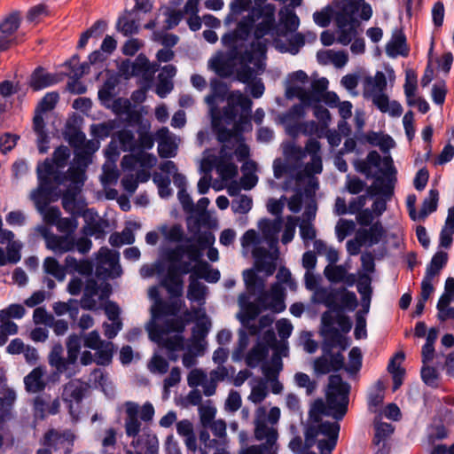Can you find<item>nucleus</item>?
Returning <instances> with one entry per match:
<instances>
[{"instance_id":"obj_2","label":"nucleus","mask_w":454,"mask_h":454,"mask_svg":"<svg viewBox=\"0 0 454 454\" xmlns=\"http://www.w3.org/2000/svg\"><path fill=\"white\" fill-rule=\"evenodd\" d=\"M275 12L276 7L272 4L254 7L249 12L254 41L240 54V67L236 73L237 79L243 83H250L255 74L264 69L262 59H265L269 41L263 37L270 35L276 38Z\"/></svg>"},{"instance_id":"obj_19","label":"nucleus","mask_w":454,"mask_h":454,"mask_svg":"<svg viewBox=\"0 0 454 454\" xmlns=\"http://www.w3.org/2000/svg\"><path fill=\"white\" fill-rule=\"evenodd\" d=\"M158 141V153L160 158H172L177 153V144L167 127L160 129L156 132Z\"/></svg>"},{"instance_id":"obj_39","label":"nucleus","mask_w":454,"mask_h":454,"mask_svg":"<svg viewBox=\"0 0 454 454\" xmlns=\"http://www.w3.org/2000/svg\"><path fill=\"white\" fill-rule=\"evenodd\" d=\"M325 278L332 283L346 282L353 285L355 278L353 275L348 276L347 270L342 265H327L324 270Z\"/></svg>"},{"instance_id":"obj_22","label":"nucleus","mask_w":454,"mask_h":454,"mask_svg":"<svg viewBox=\"0 0 454 454\" xmlns=\"http://www.w3.org/2000/svg\"><path fill=\"white\" fill-rule=\"evenodd\" d=\"M176 74V67L174 65L168 64L160 68L156 86V93L160 98H163L172 91L174 88L172 79Z\"/></svg>"},{"instance_id":"obj_54","label":"nucleus","mask_w":454,"mask_h":454,"mask_svg":"<svg viewBox=\"0 0 454 454\" xmlns=\"http://www.w3.org/2000/svg\"><path fill=\"white\" fill-rule=\"evenodd\" d=\"M80 192L81 190L68 186L62 195V207L67 212L72 215L75 213L76 197Z\"/></svg>"},{"instance_id":"obj_18","label":"nucleus","mask_w":454,"mask_h":454,"mask_svg":"<svg viewBox=\"0 0 454 454\" xmlns=\"http://www.w3.org/2000/svg\"><path fill=\"white\" fill-rule=\"evenodd\" d=\"M322 323L324 325L322 333L325 338V342L328 348H333L340 347V348L345 349L348 346L347 340L340 331L333 326L334 322L329 313L325 312L323 314Z\"/></svg>"},{"instance_id":"obj_45","label":"nucleus","mask_w":454,"mask_h":454,"mask_svg":"<svg viewBox=\"0 0 454 454\" xmlns=\"http://www.w3.org/2000/svg\"><path fill=\"white\" fill-rule=\"evenodd\" d=\"M268 356V348L262 343L254 345L247 354L245 362L250 368L257 367Z\"/></svg>"},{"instance_id":"obj_50","label":"nucleus","mask_w":454,"mask_h":454,"mask_svg":"<svg viewBox=\"0 0 454 454\" xmlns=\"http://www.w3.org/2000/svg\"><path fill=\"white\" fill-rule=\"evenodd\" d=\"M43 270L51 275L59 281H63L66 277V269L53 257H46L43 261Z\"/></svg>"},{"instance_id":"obj_31","label":"nucleus","mask_w":454,"mask_h":454,"mask_svg":"<svg viewBox=\"0 0 454 454\" xmlns=\"http://www.w3.org/2000/svg\"><path fill=\"white\" fill-rule=\"evenodd\" d=\"M134 75L141 76L145 80H151L154 74L160 69L158 63H151L147 57L139 54L133 61Z\"/></svg>"},{"instance_id":"obj_36","label":"nucleus","mask_w":454,"mask_h":454,"mask_svg":"<svg viewBox=\"0 0 454 454\" xmlns=\"http://www.w3.org/2000/svg\"><path fill=\"white\" fill-rule=\"evenodd\" d=\"M47 184L40 183L38 187L30 193V199L38 212H43L45 207L51 203V191Z\"/></svg>"},{"instance_id":"obj_10","label":"nucleus","mask_w":454,"mask_h":454,"mask_svg":"<svg viewBox=\"0 0 454 454\" xmlns=\"http://www.w3.org/2000/svg\"><path fill=\"white\" fill-rule=\"evenodd\" d=\"M120 254L107 247H101L98 251L96 273L102 278L120 277L122 270L119 263Z\"/></svg>"},{"instance_id":"obj_28","label":"nucleus","mask_w":454,"mask_h":454,"mask_svg":"<svg viewBox=\"0 0 454 454\" xmlns=\"http://www.w3.org/2000/svg\"><path fill=\"white\" fill-rule=\"evenodd\" d=\"M59 82L58 74L48 73L43 68L37 67L31 74L29 84L34 90H40Z\"/></svg>"},{"instance_id":"obj_12","label":"nucleus","mask_w":454,"mask_h":454,"mask_svg":"<svg viewBox=\"0 0 454 454\" xmlns=\"http://www.w3.org/2000/svg\"><path fill=\"white\" fill-rule=\"evenodd\" d=\"M87 388V385L79 380H70L64 386L62 399L67 403L69 413L74 419L78 418V406L82 401Z\"/></svg>"},{"instance_id":"obj_33","label":"nucleus","mask_w":454,"mask_h":454,"mask_svg":"<svg viewBox=\"0 0 454 454\" xmlns=\"http://www.w3.org/2000/svg\"><path fill=\"white\" fill-rule=\"evenodd\" d=\"M287 132L290 136L296 137L299 133L305 136L317 135V137L324 136V128L320 127L315 121L298 122L287 127Z\"/></svg>"},{"instance_id":"obj_6","label":"nucleus","mask_w":454,"mask_h":454,"mask_svg":"<svg viewBox=\"0 0 454 454\" xmlns=\"http://www.w3.org/2000/svg\"><path fill=\"white\" fill-rule=\"evenodd\" d=\"M227 105L223 108V117L227 124L235 122L236 130L245 131L252 129L250 114L252 100L240 90L231 91L227 98Z\"/></svg>"},{"instance_id":"obj_24","label":"nucleus","mask_w":454,"mask_h":454,"mask_svg":"<svg viewBox=\"0 0 454 454\" xmlns=\"http://www.w3.org/2000/svg\"><path fill=\"white\" fill-rule=\"evenodd\" d=\"M75 159L78 166H72L67 171V179L72 183L69 187L81 190L85 180V168L89 163V160L84 157L82 158L80 153L76 154Z\"/></svg>"},{"instance_id":"obj_41","label":"nucleus","mask_w":454,"mask_h":454,"mask_svg":"<svg viewBox=\"0 0 454 454\" xmlns=\"http://www.w3.org/2000/svg\"><path fill=\"white\" fill-rule=\"evenodd\" d=\"M65 269L70 273H79L81 275L89 276L92 273L93 267L89 260H80L71 255H67L65 259Z\"/></svg>"},{"instance_id":"obj_62","label":"nucleus","mask_w":454,"mask_h":454,"mask_svg":"<svg viewBox=\"0 0 454 454\" xmlns=\"http://www.w3.org/2000/svg\"><path fill=\"white\" fill-rule=\"evenodd\" d=\"M362 366V352L359 348L354 347L348 354V364L345 368L346 371L354 374L356 373Z\"/></svg>"},{"instance_id":"obj_64","label":"nucleus","mask_w":454,"mask_h":454,"mask_svg":"<svg viewBox=\"0 0 454 454\" xmlns=\"http://www.w3.org/2000/svg\"><path fill=\"white\" fill-rule=\"evenodd\" d=\"M20 27V18L16 13L6 17L0 23V31L3 35L11 36Z\"/></svg>"},{"instance_id":"obj_13","label":"nucleus","mask_w":454,"mask_h":454,"mask_svg":"<svg viewBox=\"0 0 454 454\" xmlns=\"http://www.w3.org/2000/svg\"><path fill=\"white\" fill-rule=\"evenodd\" d=\"M337 42L342 45L349 44L356 37L359 22L355 17L346 13H336Z\"/></svg>"},{"instance_id":"obj_49","label":"nucleus","mask_w":454,"mask_h":454,"mask_svg":"<svg viewBox=\"0 0 454 454\" xmlns=\"http://www.w3.org/2000/svg\"><path fill=\"white\" fill-rule=\"evenodd\" d=\"M296 165L294 159H276L273 162L274 176L278 179L286 173L294 174V170L301 168Z\"/></svg>"},{"instance_id":"obj_3","label":"nucleus","mask_w":454,"mask_h":454,"mask_svg":"<svg viewBox=\"0 0 454 454\" xmlns=\"http://www.w3.org/2000/svg\"><path fill=\"white\" fill-rule=\"evenodd\" d=\"M280 419V409L272 407L267 411L266 407L259 406L254 413V438L263 442L258 445H251L240 450L239 454H277V440L278 437L277 424Z\"/></svg>"},{"instance_id":"obj_42","label":"nucleus","mask_w":454,"mask_h":454,"mask_svg":"<svg viewBox=\"0 0 454 454\" xmlns=\"http://www.w3.org/2000/svg\"><path fill=\"white\" fill-rule=\"evenodd\" d=\"M242 176L240 178V185L244 190H251L257 182L258 177L255 175L256 163L253 160H247L241 167Z\"/></svg>"},{"instance_id":"obj_9","label":"nucleus","mask_w":454,"mask_h":454,"mask_svg":"<svg viewBox=\"0 0 454 454\" xmlns=\"http://www.w3.org/2000/svg\"><path fill=\"white\" fill-rule=\"evenodd\" d=\"M84 346L96 351L95 362L98 365H108L111 364L114 345L111 341L101 339L98 331H92L84 336Z\"/></svg>"},{"instance_id":"obj_4","label":"nucleus","mask_w":454,"mask_h":454,"mask_svg":"<svg viewBox=\"0 0 454 454\" xmlns=\"http://www.w3.org/2000/svg\"><path fill=\"white\" fill-rule=\"evenodd\" d=\"M329 82L325 77L314 78L311 82V90H308L298 84L289 85L286 89V97L288 99L298 98L300 104L294 105L281 116V121L287 127L291 123L304 117L306 106L317 104L321 101V94L328 88Z\"/></svg>"},{"instance_id":"obj_59","label":"nucleus","mask_w":454,"mask_h":454,"mask_svg":"<svg viewBox=\"0 0 454 454\" xmlns=\"http://www.w3.org/2000/svg\"><path fill=\"white\" fill-rule=\"evenodd\" d=\"M169 368V364L166 358L160 355H154L148 363V370L153 374H165Z\"/></svg>"},{"instance_id":"obj_52","label":"nucleus","mask_w":454,"mask_h":454,"mask_svg":"<svg viewBox=\"0 0 454 454\" xmlns=\"http://www.w3.org/2000/svg\"><path fill=\"white\" fill-rule=\"evenodd\" d=\"M108 223L106 220L92 221L82 228V232L87 236H94L96 239H103Z\"/></svg>"},{"instance_id":"obj_51","label":"nucleus","mask_w":454,"mask_h":454,"mask_svg":"<svg viewBox=\"0 0 454 454\" xmlns=\"http://www.w3.org/2000/svg\"><path fill=\"white\" fill-rule=\"evenodd\" d=\"M448 261V254L443 251L435 253L427 267L426 274L436 277Z\"/></svg>"},{"instance_id":"obj_61","label":"nucleus","mask_w":454,"mask_h":454,"mask_svg":"<svg viewBox=\"0 0 454 454\" xmlns=\"http://www.w3.org/2000/svg\"><path fill=\"white\" fill-rule=\"evenodd\" d=\"M116 28L121 32L125 36L136 34L138 32V25L136 20L129 19L127 16H122L118 19Z\"/></svg>"},{"instance_id":"obj_16","label":"nucleus","mask_w":454,"mask_h":454,"mask_svg":"<svg viewBox=\"0 0 454 454\" xmlns=\"http://www.w3.org/2000/svg\"><path fill=\"white\" fill-rule=\"evenodd\" d=\"M252 30L253 24L248 14L247 18L238 23L234 31L225 34L222 37V42L226 47L237 51L242 43L248 38Z\"/></svg>"},{"instance_id":"obj_58","label":"nucleus","mask_w":454,"mask_h":454,"mask_svg":"<svg viewBox=\"0 0 454 454\" xmlns=\"http://www.w3.org/2000/svg\"><path fill=\"white\" fill-rule=\"evenodd\" d=\"M206 286L191 277L188 286L187 298L192 301H200L205 298Z\"/></svg>"},{"instance_id":"obj_29","label":"nucleus","mask_w":454,"mask_h":454,"mask_svg":"<svg viewBox=\"0 0 454 454\" xmlns=\"http://www.w3.org/2000/svg\"><path fill=\"white\" fill-rule=\"evenodd\" d=\"M387 79L383 72L378 71L374 76H367L364 81V97L369 98L384 92L387 89Z\"/></svg>"},{"instance_id":"obj_55","label":"nucleus","mask_w":454,"mask_h":454,"mask_svg":"<svg viewBox=\"0 0 454 454\" xmlns=\"http://www.w3.org/2000/svg\"><path fill=\"white\" fill-rule=\"evenodd\" d=\"M160 231L165 239L169 242H181L184 239V230L180 224H174L171 227L163 225L160 228Z\"/></svg>"},{"instance_id":"obj_20","label":"nucleus","mask_w":454,"mask_h":454,"mask_svg":"<svg viewBox=\"0 0 454 454\" xmlns=\"http://www.w3.org/2000/svg\"><path fill=\"white\" fill-rule=\"evenodd\" d=\"M294 8L285 6L279 11V22L283 25L282 28L276 29V37H285L288 33L295 32L300 26V19L295 14Z\"/></svg>"},{"instance_id":"obj_15","label":"nucleus","mask_w":454,"mask_h":454,"mask_svg":"<svg viewBox=\"0 0 454 454\" xmlns=\"http://www.w3.org/2000/svg\"><path fill=\"white\" fill-rule=\"evenodd\" d=\"M184 301L171 298L169 301L159 299L151 307L152 319L149 324H160V319L163 317H176L181 310Z\"/></svg>"},{"instance_id":"obj_35","label":"nucleus","mask_w":454,"mask_h":454,"mask_svg":"<svg viewBox=\"0 0 454 454\" xmlns=\"http://www.w3.org/2000/svg\"><path fill=\"white\" fill-rule=\"evenodd\" d=\"M46 247L55 254H64L74 249V239L69 235L53 234L49 238Z\"/></svg>"},{"instance_id":"obj_23","label":"nucleus","mask_w":454,"mask_h":454,"mask_svg":"<svg viewBox=\"0 0 454 454\" xmlns=\"http://www.w3.org/2000/svg\"><path fill=\"white\" fill-rule=\"evenodd\" d=\"M202 166L206 168L207 170L215 168L220 177L224 181L232 179L238 175V167L232 160H202Z\"/></svg>"},{"instance_id":"obj_43","label":"nucleus","mask_w":454,"mask_h":454,"mask_svg":"<svg viewBox=\"0 0 454 454\" xmlns=\"http://www.w3.org/2000/svg\"><path fill=\"white\" fill-rule=\"evenodd\" d=\"M454 234V207L448 210V215L443 228L440 233V246L449 248L452 244V236Z\"/></svg>"},{"instance_id":"obj_47","label":"nucleus","mask_w":454,"mask_h":454,"mask_svg":"<svg viewBox=\"0 0 454 454\" xmlns=\"http://www.w3.org/2000/svg\"><path fill=\"white\" fill-rule=\"evenodd\" d=\"M438 200V191L434 189L430 190L428 197L426 198L422 203L418 218L419 220H424L429 214L434 212L437 209Z\"/></svg>"},{"instance_id":"obj_8","label":"nucleus","mask_w":454,"mask_h":454,"mask_svg":"<svg viewBox=\"0 0 454 454\" xmlns=\"http://www.w3.org/2000/svg\"><path fill=\"white\" fill-rule=\"evenodd\" d=\"M125 409L124 429L127 436L137 437L142 427V422L151 424L153 420L155 409L152 403L145 402L142 405L136 402L127 401Z\"/></svg>"},{"instance_id":"obj_46","label":"nucleus","mask_w":454,"mask_h":454,"mask_svg":"<svg viewBox=\"0 0 454 454\" xmlns=\"http://www.w3.org/2000/svg\"><path fill=\"white\" fill-rule=\"evenodd\" d=\"M48 360L50 365L55 367L59 373L66 372L69 365L67 362V358L63 357V347L60 344L53 346L49 354Z\"/></svg>"},{"instance_id":"obj_53","label":"nucleus","mask_w":454,"mask_h":454,"mask_svg":"<svg viewBox=\"0 0 454 454\" xmlns=\"http://www.w3.org/2000/svg\"><path fill=\"white\" fill-rule=\"evenodd\" d=\"M67 362L68 364H74L77 361L81 349V338L76 334L70 335L67 341Z\"/></svg>"},{"instance_id":"obj_63","label":"nucleus","mask_w":454,"mask_h":454,"mask_svg":"<svg viewBox=\"0 0 454 454\" xmlns=\"http://www.w3.org/2000/svg\"><path fill=\"white\" fill-rule=\"evenodd\" d=\"M181 381V369L177 366L173 367L169 374L163 380V394L168 396L170 388L178 385Z\"/></svg>"},{"instance_id":"obj_56","label":"nucleus","mask_w":454,"mask_h":454,"mask_svg":"<svg viewBox=\"0 0 454 454\" xmlns=\"http://www.w3.org/2000/svg\"><path fill=\"white\" fill-rule=\"evenodd\" d=\"M194 273L209 282H216L220 278V272L217 270L212 269L206 262L198 264L194 269Z\"/></svg>"},{"instance_id":"obj_25","label":"nucleus","mask_w":454,"mask_h":454,"mask_svg":"<svg viewBox=\"0 0 454 454\" xmlns=\"http://www.w3.org/2000/svg\"><path fill=\"white\" fill-rule=\"evenodd\" d=\"M386 52L391 58L397 56L406 57L409 54V48L406 43L405 35L402 30H395L390 41L386 45Z\"/></svg>"},{"instance_id":"obj_26","label":"nucleus","mask_w":454,"mask_h":454,"mask_svg":"<svg viewBox=\"0 0 454 454\" xmlns=\"http://www.w3.org/2000/svg\"><path fill=\"white\" fill-rule=\"evenodd\" d=\"M372 104L382 113H387L391 116L398 117L403 113V107L397 101H389L385 92L378 93L369 97Z\"/></svg>"},{"instance_id":"obj_7","label":"nucleus","mask_w":454,"mask_h":454,"mask_svg":"<svg viewBox=\"0 0 454 454\" xmlns=\"http://www.w3.org/2000/svg\"><path fill=\"white\" fill-rule=\"evenodd\" d=\"M184 329L185 324L179 317L166 319L162 324L153 323L147 325L150 339L168 351H177L184 348V339L183 336L179 334L168 336L170 333H182Z\"/></svg>"},{"instance_id":"obj_30","label":"nucleus","mask_w":454,"mask_h":454,"mask_svg":"<svg viewBox=\"0 0 454 454\" xmlns=\"http://www.w3.org/2000/svg\"><path fill=\"white\" fill-rule=\"evenodd\" d=\"M229 88L223 82L214 79L210 82V93L206 96L205 102L211 111L217 108V102L225 99Z\"/></svg>"},{"instance_id":"obj_5","label":"nucleus","mask_w":454,"mask_h":454,"mask_svg":"<svg viewBox=\"0 0 454 454\" xmlns=\"http://www.w3.org/2000/svg\"><path fill=\"white\" fill-rule=\"evenodd\" d=\"M243 278L247 291L252 294H258L257 301L264 309L281 312L286 309L284 288L279 283L273 284L267 292L265 279L257 276L254 270H244Z\"/></svg>"},{"instance_id":"obj_14","label":"nucleus","mask_w":454,"mask_h":454,"mask_svg":"<svg viewBox=\"0 0 454 454\" xmlns=\"http://www.w3.org/2000/svg\"><path fill=\"white\" fill-rule=\"evenodd\" d=\"M320 143L315 138H310L307 141L304 149L294 144H289L284 147L283 153L285 159H294V161L297 163L296 167H301V161L307 153L310 157L320 156Z\"/></svg>"},{"instance_id":"obj_27","label":"nucleus","mask_w":454,"mask_h":454,"mask_svg":"<svg viewBox=\"0 0 454 454\" xmlns=\"http://www.w3.org/2000/svg\"><path fill=\"white\" fill-rule=\"evenodd\" d=\"M17 400L16 391L12 388H5L3 396L0 397V427L13 417V407Z\"/></svg>"},{"instance_id":"obj_21","label":"nucleus","mask_w":454,"mask_h":454,"mask_svg":"<svg viewBox=\"0 0 454 454\" xmlns=\"http://www.w3.org/2000/svg\"><path fill=\"white\" fill-rule=\"evenodd\" d=\"M283 219L277 217L274 220L262 219L259 222V228L264 239L269 244L270 248L277 247L278 241V233L282 229Z\"/></svg>"},{"instance_id":"obj_37","label":"nucleus","mask_w":454,"mask_h":454,"mask_svg":"<svg viewBox=\"0 0 454 454\" xmlns=\"http://www.w3.org/2000/svg\"><path fill=\"white\" fill-rule=\"evenodd\" d=\"M33 128L37 135L38 150L41 153H45L49 148V137L45 131V123L42 113L35 112L33 119Z\"/></svg>"},{"instance_id":"obj_40","label":"nucleus","mask_w":454,"mask_h":454,"mask_svg":"<svg viewBox=\"0 0 454 454\" xmlns=\"http://www.w3.org/2000/svg\"><path fill=\"white\" fill-rule=\"evenodd\" d=\"M132 445L145 454H158L159 451V440L153 434H138L137 439L132 442Z\"/></svg>"},{"instance_id":"obj_32","label":"nucleus","mask_w":454,"mask_h":454,"mask_svg":"<svg viewBox=\"0 0 454 454\" xmlns=\"http://www.w3.org/2000/svg\"><path fill=\"white\" fill-rule=\"evenodd\" d=\"M45 370L43 367H35L25 378V389L28 393H39L44 390L46 382L43 379Z\"/></svg>"},{"instance_id":"obj_48","label":"nucleus","mask_w":454,"mask_h":454,"mask_svg":"<svg viewBox=\"0 0 454 454\" xmlns=\"http://www.w3.org/2000/svg\"><path fill=\"white\" fill-rule=\"evenodd\" d=\"M117 138L123 152H137V141L133 131L123 129L117 132Z\"/></svg>"},{"instance_id":"obj_44","label":"nucleus","mask_w":454,"mask_h":454,"mask_svg":"<svg viewBox=\"0 0 454 454\" xmlns=\"http://www.w3.org/2000/svg\"><path fill=\"white\" fill-rule=\"evenodd\" d=\"M310 162H308L303 169L298 170L294 173L295 180L301 182L305 177H310L315 174H320L323 170L321 156L310 157Z\"/></svg>"},{"instance_id":"obj_57","label":"nucleus","mask_w":454,"mask_h":454,"mask_svg":"<svg viewBox=\"0 0 454 454\" xmlns=\"http://www.w3.org/2000/svg\"><path fill=\"white\" fill-rule=\"evenodd\" d=\"M68 141L77 150H94V143L92 141H86L85 134L82 131L74 130L70 134Z\"/></svg>"},{"instance_id":"obj_60","label":"nucleus","mask_w":454,"mask_h":454,"mask_svg":"<svg viewBox=\"0 0 454 454\" xmlns=\"http://www.w3.org/2000/svg\"><path fill=\"white\" fill-rule=\"evenodd\" d=\"M253 200L249 196L239 195L231 201V209L236 214H247L252 207Z\"/></svg>"},{"instance_id":"obj_1","label":"nucleus","mask_w":454,"mask_h":454,"mask_svg":"<svg viewBox=\"0 0 454 454\" xmlns=\"http://www.w3.org/2000/svg\"><path fill=\"white\" fill-rule=\"evenodd\" d=\"M350 386L340 375L329 377L326 392V403L322 399L316 400L310 410L312 423L305 432L304 446L307 450L317 443L320 454H331L337 444L340 425L337 422L321 421L322 415L341 419L348 411Z\"/></svg>"},{"instance_id":"obj_17","label":"nucleus","mask_w":454,"mask_h":454,"mask_svg":"<svg viewBox=\"0 0 454 454\" xmlns=\"http://www.w3.org/2000/svg\"><path fill=\"white\" fill-rule=\"evenodd\" d=\"M160 286L166 289L171 298H179L184 293V280L178 274L177 264H169L166 274L160 280Z\"/></svg>"},{"instance_id":"obj_38","label":"nucleus","mask_w":454,"mask_h":454,"mask_svg":"<svg viewBox=\"0 0 454 454\" xmlns=\"http://www.w3.org/2000/svg\"><path fill=\"white\" fill-rule=\"evenodd\" d=\"M357 232L359 233V238H361L365 242V245L372 247L378 244L381 240L385 233V230L381 223L377 221L368 229H360L357 231Z\"/></svg>"},{"instance_id":"obj_34","label":"nucleus","mask_w":454,"mask_h":454,"mask_svg":"<svg viewBox=\"0 0 454 454\" xmlns=\"http://www.w3.org/2000/svg\"><path fill=\"white\" fill-rule=\"evenodd\" d=\"M273 44L282 53L289 52L292 55H296L305 44V38L301 33H296L290 37L287 43L276 37L273 38Z\"/></svg>"},{"instance_id":"obj_11","label":"nucleus","mask_w":454,"mask_h":454,"mask_svg":"<svg viewBox=\"0 0 454 454\" xmlns=\"http://www.w3.org/2000/svg\"><path fill=\"white\" fill-rule=\"evenodd\" d=\"M271 251L262 247H255L252 254L254 259V271L263 272L265 277L273 275L277 269V261L278 259V247L270 248Z\"/></svg>"}]
</instances>
